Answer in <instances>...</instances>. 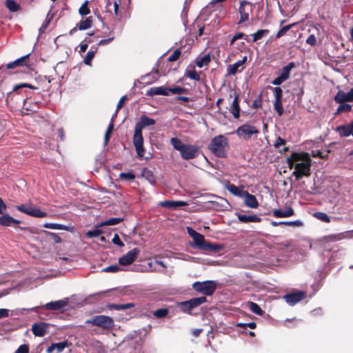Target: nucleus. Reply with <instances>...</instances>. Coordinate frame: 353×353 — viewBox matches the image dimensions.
<instances>
[{
    "label": "nucleus",
    "instance_id": "1",
    "mask_svg": "<svg viewBox=\"0 0 353 353\" xmlns=\"http://www.w3.org/2000/svg\"><path fill=\"white\" fill-rule=\"evenodd\" d=\"M292 158H288V168H294L292 173L296 180L310 174L311 159L308 153H292Z\"/></svg>",
    "mask_w": 353,
    "mask_h": 353
},
{
    "label": "nucleus",
    "instance_id": "2",
    "mask_svg": "<svg viewBox=\"0 0 353 353\" xmlns=\"http://www.w3.org/2000/svg\"><path fill=\"white\" fill-rule=\"evenodd\" d=\"M173 148L180 152L183 159L190 160L195 159L199 154V147L196 145L185 144L181 139L173 137L170 139Z\"/></svg>",
    "mask_w": 353,
    "mask_h": 353
},
{
    "label": "nucleus",
    "instance_id": "3",
    "mask_svg": "<svg viewBox=\"0 0 353 353\" xmlns=\"http://www.w3.org/2000/svg\"><path fill=\"white\" fill-rule=\"evenodd\" d=\"M188 232L192 238L195 247L200 250L216 253L223 248L221 244L206 241L203 235L190 228H188Z\"/></svg>",
    "mask_w": 353,
    "mask_h": 353
},
{
    "label": "nucleus",
    "instance_id": "4",
    "mask_svg": "<svg viewBox=\"0 0 353 353\" xmlns=\"http://www.w3.org/2000/svg\"><path fill=\"white\" fill-rule=\"evenodd\" d=\"M228 145V139L223 135L214 137L210 141L208 148L218 157H225V148Z\"/></svg>",
    "mask_w": 353,
    "mask_h": 353
},
{
    "label": "nucleus",
    "instance_id": "5",
    "mask_svg": "<svg viewBox=\"0 0 353 353\" xmlns=\"http://www.w3.org/2000/svg\"><path fill=\"white\" fill-rule=\"evenodd\" d=\"M87 325L97 326L104 330H110L114 325L112 317L105 315H97L85 321Z\"/></svg>",
    "mask_w": 353,
    "mask_h": 353
},
{
    "label": "nucleus",
    "instance_id": "6",
    "mask_svg": "<svg viewBox=\"0 0 353 353\" xmlns=\"http://www.w3.org/2000/svg\"><path fill=\"white\" fill-rule=\"evenodd\" d=\"M192 288L205 296H212L217 288V282L212 280L196 281L192 284Z\"/></svg>",
    "mask_w": 353,
    "mask_h": 353
},
{
    "label": "nucleus",
    "instance_id": "7",
    "mask_svg": "<svg viewBox=\"0 0 353 353\" xmlns=\"http://www.w3.org/2000/svg\"><path fill=\"white\" fill-rule=\"evenodd\" d=\"M207 302L205 296L194 297L188 301L179 303L178 305L181 310L186 314H191V311L199 306L200 305Z\"/></svg>",
    "mask_w": 353,
    "mask_h": 353
},
{
    "label": "nucleus",
    "instance_id": "8",
    "mask_svg": "<svg viewBox=\"0 0 353 353\" xmlns=\"http://www.w3.org/2000/svg\"><path fill=\"white\" fill-rule=\"evenodd\" d=\"M236 133L239 138H242L245 140H249L254 134H258L259 133V130L256 127L245 123L239 126L236 129Z\"/></svg>",
    "mask_w": 353,
    "mask_h": 353
},
{
    "label": "nucleus",
    "instance_id": "9",
    "mask_svg": "<svg viewBox=\"0 0 353 353\" xmlns=\"http://www.w3.org/2000/svg\"><path fill=\"white\" fill-rule=\"evenodd\" d=\"M17 209L29 216L43 218L47 216V213L40 210L39 208H34L32 205H27L26 204H21L17 205Z\"/></svg>",
    "mask_w": 353,
    "mask_h": 353
},
{
    "label": "nucleus",
    "instance_id": "10",
    "mask_svg": "<svg viewBox=\"0 0 353 353\" xmlns=\"http://www.w3.org/2000/svg\"><path fill=\"white\" fill-rule=\"evenodd\" d=\"M133 144L134 145L137 157L140 159L142 158L145 153L142 131L134 129V134L133 136Z\"/></svg>",
    "mask_w": 353,
    "mask_h": 353
},
{
    "label": "nucleus",
    "instance_id": "11",
    "mask_svg": "<svg viewBox=\"0 0 353 353\" xmlns=\"http://www.w3.org/2000/svg\"><path fill=\"white\" fill-rule=\"evenodd\" d=\"M254 5L248 1H243L240 2L239 12L241 15L239 23H242L249 19L250 14L252 12Z\"/></svg>",
    "mask_w": 353,
    "mask_h": 353
},
{
    "label": "nucleus",
    "instance_id": "12",
    "mask_svg": "<svg viewBox=\"0 0 353 353\" xmlns=\"http://www.w3.org/2000/svg\"><path fill=\"white\" fill-rule=\"evenodd\" d=\"M140 253V250L139 248H135L129 252H128L125 254L123 255L119 259V263L121 265H128L132 264L139 256Z\"/></svg>",
    "mask_w": 353,
    "mask_h": 353
},
{
    "label": "nucleus",
    "instance_id": "13",
    "mask_svg": "<svg viewBox=\"0 0 353 353\" xmlns=\"http://www.w3.org/2000/svg\"><path fill=\"white\" fill-rule=\"evenodd\" d=\"M274 92V98L275 101L274 103V107L275 111L279 116H281L283 114V108L282 106V95L283 91L281 88L275 87L272 88Z\"/></svg>",
    "mask_w": 353,
    "mask_h": 353
},
{
    "label": "nucleus",
    "instance_id": "14",
    "mask_svg": "<svg viewBox=\"0 0 353 353\" xmlns=\"http://www.w3.org/2000/svg\"><path fill=\"white\" fill-rule=\"evenodd\" d=\"M155 120L148 117L145 114H142L139 121L136 123L135 129L142 131L143 128L154 125Z\"/></svg>",
    "mask_w": 353,
    "mask_h": 353
},
{
    "label": "nucleus",
    "instance_id": "15",
    "mask_svg": "<svg viewBox=\"0 0 353 353\" xmlns=\"http://www.w3.org/2000/svg\"><path fill=\"white\" fill-rule=\"evenodd\" d=\"M307 294L304 291H296L288 293V304L294 305L298 302L305 299Z\"/></svg>",
    "mask_w": 353,
    "mask_h": 353
},
{
    "label": "nucleus",
    "instance_id": "16",
    "mask_svg": "<svg viewBox=\"0 0 353 353\" xmlns=\"http://www.w3.org/2000/svg\"><path fill=\"white\" fill-rule=\"evenodd\" d=\"M30 54L23 56L15 61L8 63L6 65L8 69H12L17 67L29 66Z\"/></svg>",
    "mask_w": 353,
    "mask_h": 353
},
{
    "label": "nucleus",
    "instance_id": "17",
    "mask_svg": "<svg viewBox=\"0 0 353 353\" xmlns=\"http://www.w3.org/2000/svg\"><path fill=\"white\" fill-rule=\"evenodd\" d=\"M247 61V56H244L241 60L237 61L232 65H229L228 72L229 74L234 75L243 69V65Z\"/></svg>",
    "mask_w": 353,
    "mask_h": 353
},
{
    "label": "nucleus",
    "instance_id": "18",
    "mask_svg": "<svg viewBox=\"0 0 353 353\" xmlns=\"http://www.w3.org/2000/svg\"><path fill=\"white\" fill-rule=\"evenodd\" d=\"M336 132H338L341 137H346L350 134L353 135V121L349 124L337 126Z\"/></svg>",
    "mask_w": 353,
    "mask_h": 353
},
{
    "label": "nucleus",
    "instance_id": "19",
    "mask_svg": "<svg viewBox=\"0 0 353 353\" xmlns=\"http://www.w3.org/2000/svg\"><path fill=\"white\" fill-rule=\"evenodd\" d=\"M238 219L240 222L248 223H260L261 219L256 214H243L241 213H236Z\"/></svg>",
    "mask_w": 353,
    "mask_h": 353
},
{
    "label": "nucleus",
    "instance_id": "20",
    "mask_svg": "<svg viewBox=\"0 0 353 353\" xmlns=\"http://www.w3.org/2000/svg\"><path fill=\"white\" fill-rule=\"evenodd\" d=\"M161 207L167 208L172 210H176L180 207L188 205V203L183 201H170L165 200L161 201L159 204Z\"/></svg>",
    "mask_w": 353,
    "mask_h": 353
},
{
    "label": "nucleus",
    "instance_id": "21",
    "mask_svg": "<svg viewBox=\"0 0 353 353\" xmlns=\"http://www.w3.org/2000/svg\"><path fill=\"white\" fill-rule=\"evenodd\" d=\"M47 331V324L46 323H37L32 325V332L36 336H43Z\"/></svg>",
    "mask_w": 353,
    "mask_h": 353
},
{
    "label": "nucleus",
    "instance_id": "22",
    "mask_svg": "<svg viewBox=\"0 0 353 353\" xmlns=\"http://www.w3.org/2000/svg\"><path fill=\"white\" fill-rule=\"evenodd\" d=\"M68 343L67 341H62L57 343H52L47 349L48 353H61L66 347Z\"/></svg>",
    "mask_w": 353,
    "mask_h": 353
},
{
    "label": "nucleus",
    "instance_id": "23",
    "mask_svg": "<svg viewBox=\"0 0 353 353\" xmlns=\"http://www.w3.org/2000/svg\"><path fill=\"white\" fill-rule=\"evenodd\" d=\"M21 221L14 219L8 214H4L0 216V225L1 226H11L12 224H19Z\"/></svg>",
    "mask_w": 353,
    "mask_h": 353
},
{
    "label": "nucleus",
    "instance_id": "24",
    "mask_svg": "<svg viewBox=\"0 0 353 353\" xmlns=\"http://www.w3.org/2000/svg\"><path fill=\"white\" fill-rule=\"evenodd\" d=\"M170 93L169 88L161 86V87H152L148 91V95H163L168 96Z\"/></svg>",
    "mask_w": 353,
    "mask_h": 353
},
{
    "label": "nucleus",
    "instance_id": "25",
    "mask_svg": "<svg viewBox=\"0 0 353 353\" xmlns=\"http://www.w3.org/2000/svg\"><path fill=\"white\" fill-rule=\"evenodd\" d=\"M19 229L25 232L23 235L24 239L32 240L37 239L38 237L34 236V235L39 234V230L28 227H19Z\"/></svg>",
    "mask_w": 353,
    "mask_h": 353
},
{
    "label": "nucleus",
    "instance_id": "26",
    "mask_svg": "<svg viewBox=\"0 0 353 353\" xmlns=\"http://www.w3.org/2000/svg\"><path fill=\"white\" fill-rule=\"evenodd\" d=\"M67 302L63 300L52 301L45 305V308L49 310H59L66 306Z\"/></svg>",
    "mask_w": 353,
    "mask_h": 353
},
{
    "label": "nucleus",
    "instance_id": "27",
    "mask_svg": "<svg viewBox=\"0 0 353 353\" xmlns=\"http://www.w3.org/2000/svg\"><path fill=\"white\" fill-rule=\"evenodd\" d=\"M245 194V203L246 206L256 208L259 205L258 201L254 195L250 194L248 192H244Z\"/></svg>",
    "mask_w": 353,
    "mask_h": 353
},
{
    "label": "nucleus",
    "instance_id": "28",
    "mask_svg": "<svg viewBox=\"0 0 353 353\" xmlns=\"http://www.w3.org/2000/svg\"><path fill=\"white\" fill-rule=\"evenodd\" d=\"M135 305L132 303H128L125 304L110 303L106 305L107 308H108L109 310H125L132 308Z\"/></svg>",
    "mask_w": 353,
    "mask_h": 353
},
{
    "label": "nucleus",
    "instance_id": "29",
    "mask_svg": "<svg viewBox=\"0 0 353 353\" xmlns=\"http://www.w3.org/2000/svg\"><path fill=\"white\" fill-rule=\"evenodd\" d=\"M231 113L233 114L235 119L239 118L240 116V106L239 102V97L236 95L230 110Z\"/></svg>",
    "mask_w": 353,
    "mask_h": 353
},
{
    "label": "nucleus",
    "instance_id": "30",
    "mask_svg": "<svg viewBox=\"0 0 353 353\" xmlns=\"http://www.w3.org/2000/svg\"><path fill=\"white\" fill-rule=\"evenodd\" d=\"M334 100L337 103L350 102V98L347 93L339 90L334 97Z\"/></svg>",
    "mask_w": 353,
    "mask_h": 353
},
{
    "label": "nucleus",
    "instance_id": "31",
    "mask_svg": "<svg viewBox=\"0 0 353 353\" xmlns=\"http://www.w3.org/2000/svg\"><path fill=\"white\" fill-rule=\"evenodd\" d=\"M78 29L80 30H85L90 28L92 26V19L91 17H87L81 20L77 24Z\"/></svg>",
    "mask_w": 353,
    "mask_h": 353
},
{
    "label": "nucleus",
    "instance_id": "32",
    "mask_svg": "<svg viewBox=\"0 0 353 353\" xmlns=\"http://www.w3.org/2000/svg\"><path fill=\"white\" fill-rule=\"evenodd\" d=\"M210 61V54H205L201 57H198L195 61V63L199 68H202L204 65H208Z\"/></svg>",
    "mask_w": 353,
    "mask_h": 353
},
{
    "label": "nucleus",
    "instance_id": "33",
    "mask_svg": "<svg viewBox=\"0 0 353 353\" xmlns=\"http://www.w3.org/2000/svg\"><path fill=\"white\" fill-rule=\"evenodd\" d=\"M283 71L280 76L276 78L272 83L273 85H281L285 80L287 79V65H285L282 68Z\"/></svg>",
    "mask_w": 353,
    "mask_h": 353
},
{
    "label": "nucleus",
    "instance_id": "34",
    "mask_svg": "<svg viewBox=\"0 0 353 353\" xmlns=\"http://www.w3.org/2000/svg\"><path fill=\"white\" fill-rule=\"evenodd\" d=\"M113 119H114V117H112V121L110 123V124L108 125V127L105 133V136H104V145H108V143L110 141V139L111 134L112 133L113 130H114Z\"/></svg>",
    "mask_w": 353,
    "mask_h": 353
},
{
    "label": "nucleus",
    "instance_id": "35",
    "mask_svg": "<svg viewBox=\"0 0 353 353\" xmlns=\"http://www.w3.org/2000/svg\"><path fill=\"white\" fill-rule=\"evenodd\" d=\"M248 307L250 310L254 314L257 315H263L264 313V311L259 307L258 304L256 303L249 301L248 303Z\"/></svg>",
    "mask_w": 353,
    "mask_h": 353
},
{
    "label": "nucleus",
    "instance_id": "36",
    "mask_svg": "<svg viewBox=\"0 0 353 353\" xmlns=\"http://www.w3.org/2000/svg\"><path fill=\"white\" fill-rule=\"evenodd\" d=\"M123 221V218L113 217L102 222L99 224V226L114 225L121 223Z\"/></svg>",
    "mask_w": 353,
    "mask_h": 353
},
{
    "label": "nucleus",
    "instance_id": "37",
    "mask_svg": "<svg viewBox=\"0 0 353 353\" xmlns=\"http://www.w3.org/2000/svg\"><path fill=\"white\" fill-rule=\"evenodd\" d=\"M269 34L268 30H259L255 33H254L252 36V43L256 42V41L261 39L263 37H265Z\"/></svg>",
    "mask_w": 353,
    "mask_h": 353
},
{
    "label": "nucleus",
    "instance_id": "38",
    "mask_svg": "<svg viewBox=\"0 0 353 353\" xmlns=\"http://www.w3.org/2000/svg\"><path fill=\"white\" fill-rule=\"evenodd\" d=\"M6 6L11 12H17L20 10V6L14 0H6Z\"/></svg>",
    "mask_w": 353,
    "mask_h": 353
},
{
    "label": "nucleus",
    "instance_id": "39",
    "mask_svg": "<svg viewBox=\"0 0 353 353\" xmlns=\"http://www.w3.org/2000/svg\"><path fill=\"white\" fill-rule=\"evenodd\" d=\"M43 227L46 228H50L53 230H68L69 228L66 225L59 224V223H47L43 225Z\"/></svg>",
    "mask_w": 353,
    "mask_h": 353
},
{
    "label": "nucleus",
    "instance_id": "40",
    "mask_svg": "<svg viewBox=\"0 0 353 353\" xmlns=\"http://www.w3.org/2000/svg\"><path fill=\"white\" fill-rule=\"evenodd\" d=\"M313 216L323 222H325V223L330 222V216L325 212H314L313 214Z\"/></svg>",
    "mask_w": 353,
    "mask_h": 353
},
{
    "label": "nucleus",
    "instance_id": "41",
    "mask_svg": "<svg viewBox=\"0 0 353 353\" xmlns=\"http://www.w3.org/2000/svg\"><path fill=\"white\" fill-rule=\"evenodd\" d=\"M352 106L350 104L342 103H339V105L336 110V112L334 113V115H337L341 112H348L351 111Z\"/></svg>",
    "mask_w": 353,
    "mask_h": 353
},
{
    "label": "nucleus",
    "instance_id": "42",
    "mask_svg": "<svg viewBox=\"0 0 353 353\" xmlns=\"http://www.w3.org/2000/svg\"><path fill=\"white\" fill-rule=\"evenodd\" d=\"M143 176L146 178L150 183L155 182V176L152 171L147 168L143 169L142 172Z\"/></svg>",
    "mask_w": 353,
    "mask_h": 353
},
{
    "label": "nucleus",
    "instance_id": "43",
    "mask_svg": "<svg viewBox=\"0 0 353 353\" xmlns=\"http://www.w3.org/2000/svg\"><path fill=\"white\" fill-rule=\"evenodd\" d=\"M97 50L96 48L95 50H90L87 52L85 57L84 58L83 62L87 65H90L92 60L94 57L95 53Z\"/></svg>",
    "mask_w": 353,
    "mask_h": 353
},
{
    "label": "nucleus",
    "instance_id": "44",
    "mask_svg": "<svg viewBox=\"0 0 353 353\" xmlns=\"http://www.w3.org/2000/svg\"><path fill=\"white\" fill-rule=\"evenodd\" d=\"M169 91L173 94H188V90L185 88L181 86H176L174 88H169Z\"/></svg>",
    "mask_w": 353,
    "mask_h": 353
},
{
    "label": "nucleus",
    "instance_id": "45",
    "mask_svg": "<svg viewBox=\"0 0 353 353\" xmlns=\"http://www.w3.org/2000/svg\"><path fill=\"white\" fill-rule=\"evenodd\" d=\"M169 310L167 308H161L155 310L153 315L159 319L164 318L168 314Z\"/></svg>",
    "mask_w": 353,
    "mask_h": 353
},
{
    "label": "nucleus",
    "instance_id": "46",
    "mask_svg": "<svg viewBox=\"0 0 353 353\" xmlns=\"http://www.w3.org/2000/svg\"><path fill=\"white\" fill-rule=\"evenodd\" d=\"M343 238V234H330L325 236L324 239L327 242H334L341 240Z\"/></svg>",
    "mask_w": 353,
    "mask_h": 353
},
{
    "label": "nucleus",
    "instance_id": "47",
    "mask_svg": "<svg viewBox=\"0 0 353 353\" xmlns=\"http://www.w3.org/2000/svg\"><path fill=\"white\" fill-rule=\"evenodd\" d=\"M88 1H85L79 10V12L81 15H87L90 13V10L88 6Z\"/></svg>",
    "mask_w": 353,
    "mask_h": 353
},
{
    "label": "nucleus",
    "instance_id": "48",
    "mask_svg": "<svg viewBox=\"0 0 353 353\" xmlns=\"http://www.w3.org/2000/svg\"><path fill=\"white\" fill-rule=\"evenodd\" d=\"M247 34H244L243 32H237L236 33L232 38L230 41V45L232 46L234 43L238 39H246Z\"/></svg>",
    "mask_w": 353,
    "mask_h": 353
},
{
    "label": "nucleus",
    "instance_id": "49",
    "mask_svg": "<svg viewBox=\"0 0 353 353\" xmlns=\"http://www.w3.org/2000/svg\"><path fill=\"white\" fill-rule=\"evenodd\" d=\"M42 232L43 233H45L47 236H50L55 243H61V239L56 233L50 232H48V231H46V230H43Z\"/></svg>",
    "mask_w": 353,
    "mask_h": 353
},
{
    "label": "nucleus",
    "instance_id": "50",
    "mask_svg": "<svg viewBox=\"0 0 353 353\" xmlns=\"http://www.w3.org/2000/svg\"><path fill=\"white\" fill-rule=\"evenodd\" d=\"M227 190L230 193H232V194H234L235 196H240L241 195V192H240L239 188L237 186H236L235 185H234V184H230V183L227 186Z\"/></svg>",
    "mask_w": 353,
    "mask_h": 353
},
{
    "label": "nucleus",
    "instance_id": "51",
    "mask_svg": "<svg viewBox=\"0 0 353 353\" xmlns=\"http://www.w3.org/2000/svg\"><path fill=\"white\" fill-rule=\"evenodd\" d=\"M119 177L121 179H125L127 181H132L135 179V174L132 172H121L119 174Z\"/></svg>",
    "mask_w": 353,
    "mask_h": 353
},
{
    "label": "nucleus",
    "instance_id": "52",
    "mask_svg": "<svg viewBox=\"0 0 353 353\" xmlns=\"http://www.w3.org/2000/svg\"><path fill=\"white\" fill-rule=\"evenodd\" d=\"M181 51L179 48L176 49L173 53L168 57V60L170 62H173L176 61L181 56Z\"/></svg>",
    "mask_w": 353,
    "mask_h": 353
},
{
    "label": "nucleus",
    "instance_id": "53",
    "mask_svg": "<svg viewBox=\"0 0 353 353\" xmlns=\"http://www.w3.org/2000/svg\"><path fill=\"white\" fill-rule=\"evenodd\" d=\"M185 75L187 77H188L189 78H190L191 79H193L195 81L200 80V76L194 69H193L192 70H190V71H187L185 73Z\"/></svg>",
    "mask_w": 353,
    "mask_h": 353
},
{
    "label": "nucleus",
    "instance_id": "54",
    "mask_svg": "<svg viewBox=\"0 0 353 353\" xmlns=\"http://www.w3.org/2000/svg\"><path fill=\"white\" fill-rule=\"evenodd\" d=\"M102 233L103 231L101 230L96 228L95 230L87 232L86 236L90 238L97 237Z\"/></svg>",
    "mask_w": 353,
    "mask_h": 353
},
{
    "label": "nucleus",
    "instance_id": "55",
    "mask_svg": "<svg viewBox=\"0 0 353 353\" xmlns=\"http://www.w3.org/2000/svg\"><path fill=\"white\" fill-rule=\"evenodd\" d=\"M128 100V98L125 95V96H123L121 97V99H119L118 103H117V110L114 113V115L113 116L114 117H117V112L119 109H121L123 105V103Z\"/></svg>",
    "mask_w": 353,
    "mask_h": 353
},
{
    "label": "nucleus",
    "instance_id": "56",
    "mask_svg": "<svg viewBox=\"0 0 353 353\" xmlns=\"http://www.w3.org/2000/svg\"><path fill=\"white\" fill-rule=\"evenodd\" d=\"M112 242L114 244V245H118L119 247L120 248H122L124 246V243H123V241L121 240L119 236L117 234H115L114 235V237L112 240Z\"/></svg>",
    "mask_w": 353,
    "mask_h": 353
},
{
    "label": "nucleus",
    "instance_id": "57",
    "mask_svg": "<svg viewBox=\"0 0 353 353\" xmlns=\"http://www.w3.org/2000/svg\"><path fill=\"white\" fill-rule=\"evenodd\" d=\"M119 270H120V268H119V265H110V266L106 267L105 268H104L103 270V271L107 272H117Z\"/></svg>",
    "mask_w": 353,
    "mask_h": 353
},
{
    "label": "nucleus",
    "instance_id": "58",
    "mask_svg": "<svg viewBox=\"0 0 353 353\" xmlns=\"http://www.w3.org/2000/svg\"><path fill=\"white\" fill-rule=\"evenodd\" d=\"M29 88L30 89H32V90H35L37 89V88L32 85L31 84H28V83H21V84H19V85H17L14 87L13 88V90L14 91H17L18 89L19 88Z\"/></svg>",
    "mask_w": 353,
    "mask_h": 353
},
{
    "label": "nucleus",
    "instance_id": "59",
    "mask_svg": "<svg viewBox=\"0 0 353 353\" xmlns=\"http://www.w3.org/2000/svg\"><path fill=\"white\" fill-rule=\"evenodd\" d=\"M312 155L314 157H319V158H321L322 159H326L327 157V154L323 155V152L321 150H312Z\"/></svg>",
    "mask_w": 353,
    "mask_h": 353
},
{
    "label": "nucleus",
    "instance_id": "60",
    "mask_svg": "<svg viewBox=\"0 0 353 353\" xmlns=\"http://www.w3.org/2000/svg\"><path fill=\"white\" fill-rule=\"evenodd\" d=\"M15 353H29L28 345L26 344L20 345L16 350Z\"/></svg>",
    "mask_w": 353,
    "mask_h": 353
},
{
    "label": "nucleus",
    "instance_id": "61",
    "mask_svg": "<svg viewBox=\"0 0 353 353\" xmlns=\"http://www.w3.org/2000/svg\"><path fill=\"white\" fill-rule=\"evenodd\" d=\"M273 214L276 217H287V210H274Z\"/></svg>",
    "mask_w": 353,
    "mask_h": 353
},
{
    "label": "nucleus",
    "instance_id": "62",
    "mask_svg": "<svg viewBox=\"0 0 353 353\" xmlns=\"http://www.w3.org/2000/svg\"><path fill=\"white\" fill-rule=\"evenodd\" d=\"M114 39V36H112V37H109L108 39H101V40L98 43V45H99V46H105V45H108V44H109L110 43H111Z\"/></svg>",
    "mask_w": 353,
    "mask_h": 353
},
{
    "label": "nucleus",
    "instance_id": "63",
    "mask_svg": "<svg viewBox=\"0 0 353 353\" xmlns=\"http://www.w3.org/2000/svg\"><path fill=\"white\" fill-rule=\"evenodd\" d=\"M306 43L311 46H315L316 43V39L315 36L314 34L310 35L306 40Z\"/></svg>",
    "mask_w": 353,
    "mask_h": 353
},
{
    "label": "nucleus",
    "instance_id": "64",
    "mask_svg": "<svg viewBox=\"0 0 353 353\" xmlns=\"http://www.w3.org/2000/svg\"><path fill=\"white\" fill-rule=\"evenodd\" d=\"M285 145V140L278 137L276 141L274 143V147L276 148H279L281 145Z\"/></svg>",
    "mask_w": 353,
    "mask_h": 353
}]
</instances>
